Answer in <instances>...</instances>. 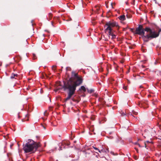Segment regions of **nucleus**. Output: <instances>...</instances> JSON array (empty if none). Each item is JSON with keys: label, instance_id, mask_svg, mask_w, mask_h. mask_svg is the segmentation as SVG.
<instances>
[{"label": "nucleus", "instance_id": "1", "mask_svg": "<svg viewBox=\"0 0 161 161\" xmlns=\"http://www.w3.org/2000/svg\"><path fill=\"white\" fill-rule=\"evenodd\" d=\"M82 82L81 78L79 77L77 73L74 72H72V77L68 80L67 82H64L63 86L57 87L55 90V92L62 88L64 90H68V96L65 99V101L69 100L75 94L76 87L81 84Z\"/></svg>", "mask_w": 161, "mask_h": 161}, {"label": "nucleus", "instance_id": "2", "mask_svg": "<svg viewBox=\"0 0 161 161\" xmlns=\"http://www.w3.org/2000/svg\"><path fill=\"white\" fill-rule=\"evenodd\" d=\"M136 33L141 36L143 40L145 42L159 36V33H156L154 30L148 27L143 29L142 25H139L136 29Z\"/></svg>", "mask_w": 161, "mask_h": 161}, {"label": "nucleus", "instance_id": "3", "mask_svg": "<svg viewBox=\"0 0 161 161\" xmlns=\"http://www.w3.org/2000/svg\"><path fill=\"white\" fill-rule=\"evenodd\" d=\"M39 146V143L35 142L32 140L28 139L27 142L23 144V150L25 153H34Z\"/></svg>", "mask_w": 161, "mask_h": 161}, {"label": "nucleus", "instance_id": "4", "mask_svg": "<svg viewBox=\"0 0 161 161\" xmlns=\"http://www.w3.org/2000/svg\"><path fill=\"white\" fill-rule=\"evenodd\" d=\"M118 26L117 23L115 22L109 21L106 23L104 26V28L105 32L109 33L114 31L113 28L114 27H117Z\"/></svg>", "mask_w": 161, "mask_h": 161}, {"label": "nucleus", "instance_id": "5", "mask_svg": "<svg viewBox=\"0 0 161 161\" xmlns=\"http://www.w3.org/2000/svg\"><path fill=\"white\" fill-rule=\"evenodd\" d=\"M113 32L114 31H112V32H109L108 34H109V37H110V36H111V38L112 39H114L116 38V35L113 34Z\"/></svg>", "mask_w": 161, "mask_h": 161}, {"label": "nucleus", "instance_id": "6", "mask_svg": "<svg viewBox=\"0 0 161 161\" xmlns=\"http://www.w3.org/2000/svg\"><path fill=\"white\" fill-rule=\"evenodd\" d=\"M119 18L121 21H124L125 19V16L124 15H122L120 16Z\"/></svg>", "mask_w": 161, "mask_h": 161}, {"label": "nucleus", "instance_id": "7", "mask_svg": "<svg viewBox=\"0 0 161 161\" xmlns=\"http://www.w3.org/2000/svg\"><path fill=\"white\" fill-rule=\"evenodd\" d=\"M86 89L84 86H81L79 89V90H81L83 92H85L86 91Z\"/></svg>", "mask_w": 161, "mask_h": 161}, {"label": "nucleus", "instance_id": "8", "mask_svg": "<svg viewBox=\"0 0 161 161\" xmlns=\"http://www.w3.org/2000/svg\"><path fill=\"white\" fill-rule=\"evenodd\" d=\"M92 147L94 149H95V150L97 151H98L100 153H102V152L104 151V150H103V149H102L101 150H100L98 148L96 147H94V146H93Z\"/></svg>", "mask_w": 161, "mask_h": 161}, {"label": "nucleus", "instance_id": "9", "mask_svg": "<svg viewBox=\"0 0 161 161\" xmlns=\"http://www.w3.org/2000/svg\"><path fill=\"white\" fill-rule=\"evenodd\" d=\"M61 144H62V145H63V144H65L67 145V146H68L69 145L70 143L69 142L66 141L65 142L64 141V142H63Z\"/></svg>", "mask_w": 161, "mask_h": 161}, {"label": "nucleus", "instance_id": "10", "mask_svg": "<svg viewBox=\"0 0 161 161\" xmlns=\"http://www.w3.org/2000/svg\"><path fill=\"white\" fill-rule=\"evenodd\" d=\"M18 76V75L17 74H14V73H12V75L10 77V78L11 79H13L15 78V77H17Z\"/></svg>", "mask_w": 161, "mask_h": 161}, {"label": "nucleus", "instance_id": "11", "mask_svg": "<svg viewBox=\"0 0 161 161\" xmlns=\"http://www.w3.org/2000/svg\"><path fill=\"white\" fill-rule=\"evenodd\" d=\"M87 90L88 92L89 93H92L93 92V90L92 89H91L90 90H89L88 89H87Z\"/></svg>", "mask_w": 161, "mask_h": 161}, {"label": "nucleus", "instance_id": "12", "mask_svg": "<svg viewBox=\"0 0 161 161\" xmlns=\"http://www.w3.org/2000/svg\"><path fill=\"white\" fill-rule=\"evenodd\" d=\"M120 114H121V116H124L125 115V113H124V112L121 111L120 112Z\"/></svg>", "mask_w": 161, "mask_h": 161}, {"label": "nucleus", "instance_id": "13", "mask_svg": "<svg viewBox=\"0 0 161 161\" xmlns=\"http://www.w3.org/2000/svg\"><path fill=\"white\" fill-rule=\"evenodd\" d=\"M103 150H104V151L103 152H105L106 153H108L109 152V151L108 150V148H107L106 150L103 149Z\"/></svg>", "mask_w": 161, "mask_h": 161}, {"label": "nucleus", "instance_id": "14", "mask_svg": "<svg viewBox=\"0 0 161 161\" xmlns=\"http://www.w3.org/2000/svg\"><path fill=\"white\" fill-rule=\"evenodd\" d=\"M26 118H25V119H22V121H25L28 120V118L27 115H26Z\"/></svg>", "mask_w": 161, "mask_h": 161}, {"label": "nucleus", "instance_id": "15", "mask_svg": "<svg viewBox=\"0 0 161 161\" xmlns=\"http://www.w3.org/2000/svg\"><path fill=\"white\" fill-rule=\"evenodd\" d=\"M147 133H148L147 131H145L144 134L142 135H144V136H143L145 138H146V137L145 136V135H147Z\"/></svg>", "mask_w": 161, "mask_h": 161}, {"label": "nucleus", "instance_id": "16", "mask_svg": "<svg viewBox=\"0 0 161 161\" xmlns=\"http://www.w3.org/2000/svg\"><path fill=\"white\" fill-rule=\"evenodd\" d=\"M147 142L148 143V142H149V141H147V142H144V144H145V147L146 148L147 147Z\"/></svg>", "mask_w": 161, "mask_h": 161}, {"label": "nucleus", "instance_id": "17", "mask_svg": "<svg viewBox=\"0 0 161 161\" xmlns=\"http://www.w3.org/2000/svg\"><path fill=\"white\" fill-rule=\"evenodd\" d=\"M123 88L125 90H126L127 89V87L126 86H124L123 87Z\"/></svg>", "mask_w": 161, "mask_h": 161}, {"label": "nucleus", "instance_id": "18", "mask_svg": "<svg viewBox=\"0 0 161 161\" xmlns=\"http://www.w3.org/2000/svg\"><path fill=\"white\" fill-rule=\"evenodd\" d=\"M156 32V33H158L159 34V33L161 31V29H160L159 30V31L158 32H156Z\"/></svg>", "mask_w": 161, "mask_h": 161}, {"label": "nucleus", "instance_id": "19", "mask_svg": "<svg viewBox=\"0 0 161 161\" xmlns=\"http://www.w3.org/2000/svg\"><path fill=\"white\" fill-rule=\"evenodd\" d=\"M33 57L34 58H35L36 57L35 55L34 54H33Z\"/></svg>", "mask_w": 161, "mask_h": 161}, {"label": "nucleus", "instance_id": "20", "mask_svg": "<svg viewBox=\"0 0 161 161\" xmlns=\"http://www.w3.org/2000/svg\"><path fill=\"white\" fill-rule=\"evenodd\" d=\"M134 144L135 145H137L138 144V143L137 142H136L134 143Z\"/></svg>", "mask_w": 161, "mask_h": 161}, {"label": "nucleus", "instance_id": "21", "mask_svg": "<svg viewBox=\"0 0 161 161\" xmlns=\"http://www.w3.org/2000/svg\"><path fill=\"white\" fill-rule=\"evenodd\" d=\"M55 66H52L53 69H54H54H53V68H55Z\"/></svg>", "mask_w": 161, "mask_h": 161}, {"label": "nucleus", "instance_id": "22", "mask_svg": "<svg viewBox=\"0 0 161 161\" xmlns=\"http://www.w3.org/2000/svg\"><path fill=\"white\" fill-rule=\"evenodd\" d=\"M110 153H111V154H113V155H114V153H113V152H110Z\"/></svg>", "mask_w": 161, "mask_h": 161}, {"label": "nucleus", "instance_id": "23", "mask_svg": "<svg viewBox=\"0 0 161 161\" xmlns=\"http://www.w3.org/2000/svg\"><path fill=\"white\" fill-rule=\"evenodd\" d=\"M62 150V147H59V150Z\"/></svg>", "mask_w": 161, "mask_h": 161}, {"label": "nucleus", "instance_id": "24", "mask_svg": "<svg viewBox=\"0 0 161 161\" xmlns=\"http://www.w3.org/2000/svg\"><path fill=\"white\" fill-rule=\"evenodd\" d=\"M137 145H138L139 147H141V146L140 145L139 143H138V144Z\"/></svg>", "mask_w": 161, "mask_h": 161}, {"label": "nucleus", "instance_id": "25", "mask_svg": "<svg viewBox=\"0 0 161 161\" xmlns=\"http://www.w3.org/2000/svg\"><path fill=\"white\" fill-rule=\"evenodd\" d=\"M83 152L84 153H85V154H86V153H87V152H86V151H83Z\"/></svg>", "mask_w": 161, "mask_h": 161}, {"label": "nucleus", "instance_id": "26", "mask_svg": "<svg viewBox=\"0 0 161 161\" xmlns=\"http://www.w3.org/2000/svg\"><path fill=\"white\" fill-rule=\"evenodd\" d=\"M129 115H130L131 116H133L131 113H130Z\"/></svg>", "mask_w": 161, "mask_h": 161}, {"label": "nucleus", "instance_id": "27", "mask_svg": "<svg viewBox=\"0 0 161 161\" xmlns=\"http://www.w3.org/2000/svg\"><path fill=\"white\" fill-rule=\"evenodd\" d=\"M42 127H43V128H44V129H46L45 127L44 126H43Z\"/></svg>", "mask_w": 161, "mask_h": 161}, {"label": "nucleus", "instance_id": "28", "mask_svg": "<svg viewBox=\"0 0 161 161\" xmlns=\"http://www.w3.org/2000/svg\"><path fill=\"white\" fill-rule=\"evenodd\" d=\"M134 114H136V113H134Z\"/></svg>", "mask_w": 161, "mask_h": 161}, {"label": "nucleus", "instance_id": "29", "mask_svg": "<svg viewBox=\"0 0 161 161\" xmlns=\"http://www.w3.org/2000/svg\"><path fill=\"white\" fill-rule=\"evenodd\" d=\"M135 149L136 150H137V149L136 148H135Z\"/></svg>", "mask_w": 161, "mask_h": 161}, {"label": "nucleus", "instance_id": "30", "mask_svg": "<svg viewBox=\"0 0 161 161\" xmlns=\"http://www.w3.org/2000/svg\"><path fill=\"white\" fill-rule=\"evenodd\" d=\"M156 1H155V3H156Z\"/></svg>", "mask_w": 161, "mask_h": 161}, {"label": "nucleus", "instance_id": "31", "mask_svg": "<svg viewBox=\"0 0 161 161\" xmlns=\"http://www.w3.org/2000/svg\"><path fill=\"white\" fill-rule=\"evenodd\" d=\"M154 1H156V0H154Z\"/></svg>", "mask_w": 161, "mask_h": 161}]
</instances>
